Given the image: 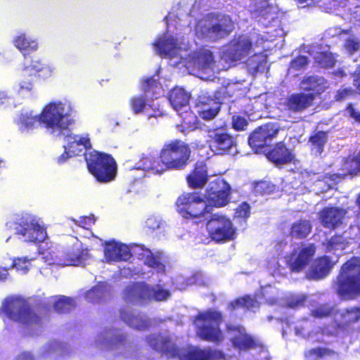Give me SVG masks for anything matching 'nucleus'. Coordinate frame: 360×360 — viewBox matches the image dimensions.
<instances>
[{
	"label": "nucleus",
	"instance_id": "obj_1",
	"mask_svg": "<svg viewBox=\"0 0 360 360\" xmlns=\"http://www.w3.org/2000/svg\"><path fill=\"white\" fill-rule=\"evenodd\" d=\"M75 110L69 101L50 102L46 104L39 115L32 112L20 115L19 124L23 129H32L39 122L53 136L61 137L69 127L75 123Z\"/></svg>",
	"mask_w": 360,
	"mask_h": 360
},
{
	"label": "nucleus",
	"instance_id": "obj_2",
	"mask_svg": "<svg viewBox=\"0 0 360 360\" xmlns=\"http://www.w3.org/2000/svg\"><path fill=\"white\" fill-rule=\"evenodd\" d=\"M191 153L188 143L174 139L163 144L158 158L152 154L144 155L139 162L143 170L160 174L169 171H182L189 165Z\"/></svg>",
	"mask_w": 360,
	"mask_h": 360
},
{
	"label": "nucleus",
	"instance_id": "obj_3",
	"mask_svg": "<svg viewBox=\"0 0 360 360\" xmlns=\"http://www.w3.org/2000/svg\"><path fill=\"white\" fill-rule=\"evenodd\" d=\"M334 285L336 293L343 300L360 297V257H352L341 266Z\"/></svg>",
	"mask_w": 360,
	"mask_h": 360
},
{
	"label": "nucleus",
	"instance_id": "obj_4",
	"mask_svg": "<svg viewBox=\"0 0 360 360\" xmlns=\"http://www.w3.org/2000/svg\"><path fill=\"white\" fill-rule=\"evenodd\" d=\"M235 25L229 15L211 13L204 21L196 25V32L210 41L216 42L229 37L234 30Z\"/></svg>",
	"mask_w": 360,
	"mask_h": 360
},
{
	"label": "nucleus",
	"instance_id": "obj_5",
	"mask_svg": "<svg viewBox=\"0 0 360 360\" xmlns=\"http://www.w3.org/2000/svg\"><path fill=\"white\" fill-rule=\"evenodd\" d=\"M223 321L222 313L209 309L198 313L194 320L196 335L202 340L219 345L224 339V334L219 328Z\"/></svg>",
	"mask_w": 360,
	"mask_h": 360
},
{
	"label": "nucleus",
	"instance_id": "obj_6",
	"mask_svg": "<svg viewBox=\"0 0 360 360\" xmlns=\"http://www.w3.org/2000/svg\"><path fill=\"white\" fill-rule=\"evenodd\" d=\"M89 172L101 184L113 181L117 174L115 160L108 153L96 150L84 153Z\"/></svg>",
	"mask_w": 360,
	"mask_h": 360
},
{
	"label": "nucleus",
	"instance_id": "obj_7",
	"mask_svg": "<svg viewBox=\"0 0 360 360\" xmlns=\"http://www.w3.org/2000/svg\"><path fill=\"white\" fill-rule=\"evenodd\" d=\"M0 313L12 321L26 326L41 323V317L32 310L25 300L20 297H6L2 302Z\"/></svg>",
	"mask_w": 360,
	"mask_h": 360
},
{
	"label": "nucleus",
	"instance_id": "obj_8",
	"mask_svg": "<svg viewBox=\"0 0 360 360\" xmlns=\"http://www.w3.org/2000/svg\"><path fill=\"white\" fill-rule=\"evenodd\" d=\"M175 207L176 212L186 219H198L211 210L204 198L195 192L180 195L175 202Z\"/></svg>",
	"mask_w": 360,
	"mask_h": 360
},
{
	"label": "nucleus",
	"instance_id": "obj_9",
	"mask_svg": "<svg viewBox=\"0 0 360 360\" xmlns=\"http://www.w3.org/2000/svg\"><path fill=\"white\" fill-rule=\"evenodd\" d=\"M209 238L216 243H224L236 237L237 229L230 218L223 214H213L206 223Z\"/></svg>",
	"mask_w": 360,
	"mask_h": 360
},
{
	"label": "nucleus",
	"instance_id": "obj_10",
	"mask_svg": "<svg viewBox=\"0 0 360 360\" xmlns=\"http://www.w3.org/2000/svg\"><path fill=\"white\" fill-rule=\"evenodd\" d=\"M252 48L251 39L243 35L234 36L222 48L220 58L227 63H236L249 55Z\"/></svg>",
	"mask_w": 360,
	"mask_h": 360
},
{
	"label": "nucleus",
	"instance_id": "obj_11",
	"mask_svg": "<svg viewBox=\"0 0 360 360\" xmlns=\"http://www.w3.org/2000/svg\"><path fill=\"white\" fill-rule=\"evenodd\" d=\"M52 72L53 70L49 66L42 64L39 60L32 61L21 72L18 92L31 91L37 79H48L51 77Z\"/></svg>",
	"mask_w": 360,
	"mask_h": 360
},
{
	"label": "nucleus",
	"instance_id": "obj_12",
	"mask_svg": "<svg viewBox=\"0 0 360 360\" xmlns=\"http://www.w3.org/2000/svg\"><path fill=\"white\" fill-rule=\"evenodd\" d=\"M15 233L29 243H40L47 237L46 228L33 217L20 218L15 227Z\"/></svg>",
	"mask_w": 360,
	"mask_h": 360
},
{
	"label": "nucleus",
	"instance_id": "obj_13",
	"mask_svg": "<svg viewBox=\"0 0 360 360\" xmlns=\"http://www.w3.org/2000/svg\"><path fill=\"white\" fill-rule=\"evenodd\" d=\"M316 247L314 243L294 248L286 257V265L292 273H300L310 263L315 255Z\"/></svg>",
	"mask_w": 360,
	"mask_h": 360
},
{
	"label": "nucleus",
	"instance_id": "obj_14",
	"mask_svg": "<svg viewBox=\"0 0 360 360\" xmlns=\"http://www.w3.org/2000/svg\"><path fill=\"white\" fill-rule=\"evenodd\" d=\"M148 345L155 352L169 359H177L181 347H178L169 335L162 333L150 334L146 338Z\"/></svg>",
	"mask_w": 360,
	"mask_h": 360
},
{
	"label": "nucleus",
	"instance_id": "obj_15",
	"mask_svg": "<svg viewBox=\"0 0 360 360\" xmlns=\"http://www.w3.org/2000/svg\"><path fill=\"white\" fill-rule=\"evenodd\" d=\"M231 190V186L226 181L217 178L210 183L206 191V197L213 206L221 207L229 202Z\"/></svg>",
	"mask_w": 360,
	"mask_h": 360
},
{
	"label": "nucleus",
	"instance_id": "obj_16",
	"mask_svg": "<svg viewBox=\"0 0 360 360\" xmlns=\"http://www.w3.org/2000/svg\"><path fill=\"white\" fill-rule=\"evenodd\" d=\"M279 128L276 123L268 122L256 128L248 138V143L256 151L267 146L278 134Z\"/></svg>",
	"mask_w": 360,
	"mask_h": 360
},
{
	"label": "nucleus",
	"instance_id": "obj_17",
	"mask_svg": "<svg viewBox=\"0 0 360 360\" xmlns=\"http://www.w3.org/2000/svg\"><path fill=\"white\" fill-rule=\"evenodd\" d=\"M179 360H221L224 359V353L219 349L210 347L200 348L198 346L187 345L181 347Z\"/></svg>",
	"mask_w": 360,
	"mask_h": 360
},
{
	"label": "nucleus",
	"instance_id": "obj_18",
	"mask_svg": "<svg viewBox=\"0 0 360 360\" xmlns=\"http://www.w3.org/2000/svg\"><path fill=\"white\" fill-rule=\"evenodd\" d=\"M226 330L229 333H236L231 338V342L232 346L240 351H248L260 346L257 340L247 333L245 328L241 326L228 323L226 325Z\"/></svg>",
	"mask_w": 360,
	"mask_h": 360
},
{
	"label": "nucleus",
	"instance_id": "obj_19",
	"mask_svg": "<svg viewBox=\"0 0 360 360\" xmlns=\"http://www.w3.org/2000/svg\"><path fill=\"white\" fill-rule=\"evenodd\" d=\"M314 99L315 95L313 93H293L284 99L282 105L285 111L298 113L309 108Z\"/></svg>",
	"mask_w": 360,
	"mask_h": 360
},
{
	"label": "nucleus",
	"instance_id": "obj_20",
	"mask_svg": "<svg viewBox=\"0 0 360 360\" xmlns=\"http://www.w3.org/2000/svg\"><path fill=\"white\" fill-rule=\"evenodd\" d=\"M346 210L334 206L326 207L319 212V219L322 226L329 229H336L343 223Z\"/></svg>",
	"mask_w": 360,
	"mask_h": 360
},
{
	"label": "nucleus",
	"instance_id": "obj_21",
	"mask_svg": "<svg viewBox=\"0 0 360 360\" xmlns=\"http://www.w3.org/2000/svg\"><path fill=\"white\" fill-rule=\"evenodd\" d=\"M153 287L145 283H134L127 285L124 290L126 302L143 303L152 300Z\"/></svg>",
	"mask_w": 360,
	"mask_h": 360
},
{
	"label": "nucleus",
	"instance_id": "obj_22",
	"mask_svg": "<svg viewBox=\"0 0 360 360\" xmlns=\"http://www.w3.org/2000/svg\"><path fill=\"white\" fill-rule=\"evenodd\" d=\"M266 158L276 166L288 165L293 162L295 155L284 141L277 142L265 154Z\"/></svg>",
	"mask_w": 360,
	"mask_h": 360
},
{
	"label": "nucleus",
	"instance_id": "obj_23",
	"mask_svg": "<svg viewBox=\"0 0 360 360\" xmlns=\"http://www.w3.org/2000/svg\"><path fill=\"white\" fill-rule=\"evenodd\" d=\"M196 106L199 108L198 110L199 116L205 120L214 119L219 114L221 108L217 98L207 93L198 96Z\"/></svg>",
	"mask_w": 360,
	"mask_h": 360
},
{
	"label": "nucleus",
	"instance_id": "obj_24",
	"mask_svg": "<svg viewBox=\"0 0 360 360\" xmlns=\"http://www.w3.org/2000/svg\"><path fill=\"white\" fill-rule=\"evenodd\" d=\"M210 147L217 155L230 153L236 147L235 138L227 132L216 131L210 136Z\"/></svg>",
	"mask_w": 360,
	"mask_h": 360
},
{
	"label": "nucleus",
	"instance_id": "obj_25",
	"mask_svg": "<svg viewBox=\"0 0 360 360\" xmlns=\"http://www.w3.org/2000/svg\"><path fill=\"white\" fill-rule=\"evenodd\" d=\"M131 257L127 245L113 240L104 243V257L107 262L127 261Z\"/></svg>",
	"mask_w": 360,
	"mask_h": 360
},
{
	"label": "nucleus",
	"instance_id": "obj_26",
	"mask_svg": "<svg viewBox=\"0 0 360 360\" xmlns=\"http://www.w3.org/2000/svg\"><path fill=\"white\" fill-rule=\"evenodd\" d=\"M70 126L68 130L65 131L64 136L67 141V145L64 146L65 150H68L70 155L74 157L79 155L84 149H89L91 147L90 139L88 136H84L70 133Z\"/></svg>",
	"mask_w": 360,
	"mask_h": 360
},
{
	"label": "nucleus",
	"instance_id": "obj_27",
	"mask_svg": "<svg viewBox=\"0 0 360 360\" xmlns=\"http://www.w3.org/2000/svg\"><path fill=\"white\" fill-rule=\"evenodd\" d=\"M207 167L204 161H197L186 176V181L191 188H202L208 181Z\"/></svg>",
	"mask_w": 360,
	"mask_h": 360
},
{
	"label": "nucleus",
	"instance_id": "obj_28",
	"mask_svg": "<svg viewBox=\"0 0 360 360\" xmlns=\"http://www.w3.org/2000/svg\"><path fill=\"white\" fill-rule=\"evenodd\" d=\"M333 266L334 262L330 256H319L314 260L309 271V277L314 280L323 279L330 273Z\"/></svg>",
	"mask_w": 360,
	"mask_h": 360
},
{
	"label": "nucleus",
	"instance_id": "obj_29",
	"mask_svg": "<svg viewBox=\"0 0 360 360\" xmlns=\"http://www.w3.org/2000/svg\"><path fill=\"white\" fill-rule=\"evenodd\" d=\"M90 257L87 248H72L62 255V261L66 266H79L84 264Z\"/></svg>",
	"mask_w": 360,
	"mask_h": 360
},
{
	"label": "nucleus",
	"instance_id": "obj_30",
	"mask_svg": "<svg viewBox=\"0 0 360 360\" xmlns=\"http://www.w3.org/2000/svg\"><path fill=\"white\" fill-rule=\"evenodd\" d=\"M120 319L130 327L136 330H143L150 326V320L139 315H135L129 310L122 308L120 310Z\"/></svg>",
	"mask_w": 360,
	"mask_h": 360
},
{
	"label": "nucleus",
	"instance_id": "obj_31",
	"mask_svg": "<svg viewBox=\"0 0 360 360\" xmlns=\"http://www.w3.org/2000/svg\"><path fill=\"white\" fill-rule=\"evenodd\" d=\"M190 98V94L181 87H174L168 95L171 105L177 112L188 105Z\"/></svg>",
	"mask_w": 360,
	"mask_h": 360
},
{
	"label": "nucleus",
	"instance_id": "obj_32",
	"mask_svg": "<svg viewBox=\"0 0 360 360\" xmlns=\"http://www.w3.org/2000/svg\"><path fill=\"white\" fill-rule=\"evenodd\" d=\"M252 13L257 18L264 19H272L276 13L275 8L271 4L269 0H253L252 3Z\"/></svg>",
	"mask_w": 360,
	"mask_h": 360
},
{
	"label": "nucleus",
	"instance_id": "obj_33",
	"mask_svg": "<svg viewBox=\"0 0 360 360\" xmlns=\"http://www.w3.org/2000/svg\"><path fill=\"white\" fill-rule=\"evenodd\" d=\"M312 231V224L308 219H299L293 222L289 230V235L296 239L306 238Z\"/></svg>",
	"mask_w": 360,
	"mask_h": 360
},
{
	"label": "nucleus",
	"instance_id": "obj_34",
	"mask_svg": "<svg viewBox=\"0 0 360 360\" xmlns=\"http://www.w3.org/2000/svg\"><path fill=\"white\" fill-rule=\"evenodd\" d=\"M259 307V302L256 298L250 295L238 297L228 304V309L231 311H234L239 308L252 310L253 309H257Z\"/></svg>",
	"mask_w": 360,
	"mask_h": 360
},
{
	"label": "nucleus",
	"instance_id": "obj_35",
	"mask_svg": "<svg viewBox=\"0 0 360 360\" xmlns=\"http://www.w3.org/2000/svg\"><path fill=\"white\" fill-rule=\"evenodd\" d=\"M110 292V286L104 282H98L86 292L85 297L88 302L98 303Z\"/></svg>",
	"mask_w": 360,
	"mask_h": 360
},
{
	"label": "nucleus",
	"instance_id": "obj_36",
	"mask_svg": "<svg viewBox=\"0 0 360 360\" xmlns=\"http://www.w3.org/2000/svg\"><path fill=\"white\" fill-rule=\"evenodd\" d=\"M158 54L162 57H172L176 54L177 44L172 38L159 39L154 42Z\"/></svg>",
	"mask_w": 360,
	"mask_h": 360
},
{
	"label": "nucleus",
	"instance_id": "obj_37",
	"mask_svg": "<svg viewBox=\"0 0 360 360\" xmlns=\"http://www.w3.org/2000/svg\"><path fill=\"white\" fill-rule=\"evenodd\" d=\"M341 322L339 327L346 328L360 321V307L346 308L340 314Z\"/></svg>",
	"mask_w": 360,
	"mask_h": 360
},
{
	"label": "nucleus",
	"instance_id": "obj_38",
	"mask_svg": "<svg viewBox=\"0 0 360 360\" xmlns=\"http://www.w3.org/2000/svg\"><path fill=\"white\" fill-rule=\"evenodd\" d=\"M53 307L58 314H66L75 307V302L72 297L59 295L54 297Z\"/></svg>",
	"mask_w": 360,
	"mask_h": 360
},
{
	"label": "nucleus",
	"instance_id": "obj_39",
	"mask_svg": "<svg viewBox=\"0 0 360 360\" xmlns=\"http://www.w3.org/2000/svg\"><path fill=\"white\" fill-rule=\"evenodd\" d=\"M327 141L328 132L318 131L309 137L308 143L311 150H315L319 154H321Z\"/></svg>",
	"mask_w": 360,
	"mask_h": 360
},
{
	"label": "nucleus",
	"instance_id": "obj_40",
	"mask_svg": "<svg viewBox=\"0 0 360 360\" xmlns=\"http://www.w3.org/2000/svg\"><path fill=\"white\" fill-rule=\"evenodd\" d=\"M194 62L199 69L211 68L214 63L213 53L208 49H202L196 53Z\"/></svg>",
	"mask_w": 360,
	"mask_h": 360
},
{
	"label": "nucleus",
	"instance_id": "obj_41",
	"mask_svg": "<svg viewBox=\"0 0 360 360\" xmlns=\"http://www.w3.org/2000/svg\"><path fill=\"white\" fill-rule=\"evenodd\" d=\"M14 46L20 51H34L38 49V43L36 40L31 39L22 33L13 39Z\"/></svg>",
	"mask_w": 360,
	"mask_h": 360
},
{
	"label": "nucleus",
	"instance_id": "obj_42",
	"mask_svg": "<svg viewBox=\"0 0 360 360\" xmlns=\"http://www.w3.org/2000/svg\"><path fill=\"white\" fill-rule=\"evenodd\" d=\"M298 4L319 5L328 11L335 10L342 4H345L346 0H293Z\"/></svg>",
	"mask_w": 360,
	"mask_h": 360
},
{
	"label": "nucleus",
	"instance_id": "obj_43",
	"mask_svg": "<svg viewBox=\"0 0 360 360\" xmlns=\"http://www.w3.org/2000/svg\"><path fill=\"white\" fill-rule=\"evenodd\" d=\"M129 105L134 114L138 115L143 112L146 107L153 108V104H147L146 98L142 95L134 96L130 98Z\"/></svg>",
	"mask_w": 360,
	"mask_h": 360
},
{
	"label": "nucleus",
	"instance_id": "obj_44",
	"mask_svg": "<svg viewBox=\"0 0 360 360\" xmlns=\"http://www.w3.org/2000/svg\"><path fill=\"white\" fill-rule=\"evenodd\" d=\"M253 190L258 195H269L275 191L276 186L269 181H261L255 184Z\"/></svg>",
	"mask_w": 360,
	"mask_h": 360
},
{
	"label": "nucleus",
	"instance_id": "obj_45",
	"mask_svg": "<svg viewBox=\"0 0 360 360\" xmlns=\"http://www.w3.org/2000/svg\"><path fill=\"white\" fill-rule=\"evenodd\" d=\"M333 313V307L328 304H320L311 311V315L316 319L330 316Z\"/></svg>",
	"mask_w": 360,
	"mask_h": 360
},
{
	"label": "nucleus",
	"instance_id": "obj_46",
	"mask_svg": "<svg viewBox=\"0 0 360 360\" xmlns=\"http://www.w3.org/2000/svg\"><path fill=\"white\" fill-rule=\"evenodd\" d=\"M334 352L326 347H316L310 349L304 352V356L307 359L314 357L315 359H320L325 356H328L333 354Z\"/></svg>",
	"mask_w": 360,
	"mask_h": 360
},
{
	"label": "nucleus",
	"instance_id": "obj_47",
	"mask_svg": "<svg viewBox=\"0 0 360 360\" xmlns=\"http://www.w3.org/2000/svg\"><path fill=\"white\" fill-rule=\"evenodd\" d=\"M26 257H17L13 259L11 267L15 268L18 271L25 274L30 269V261Z\"/></svg>",
	"mask_w": 360,
	"mask_h": 360
},
{
	"label": "nucleus",
	"instance_id": "obj_48",
	"mask_svg": "<svg viewBox=\"0 0 360 360\" xmlns=\"http://www.w3.org/2000/svg\"><path fill=\"white\" fill-rule=\"evenodd\" d=\"M146 264L150 268L155 269L158 272L164 273L165 271V264L160 261L159 257L153 254L147 256Z\"/></svg>",
	"mask_w": 360,
	"mask_h": 360
},
{
	"label": "nucleus",
	"instance_id": "obj_49",
	"mask_svg": "<svg viewBox=\"0 0 360 360\" xmlns=\"http://www.w3.org/2000/svg\"><path fill=\"white\" fill-rule=\"evenodd\" d=\"M356 94V91L352 87H342L339 89L335 96L334 100L341 102L353 97Z\"/></svg>",
	"mask_w": 360,
	"mask_h": 360
},
{
	"label": "nucleus",
	"instance_id": "obj_50",
	"mask_svg": "<svg viewBox=\"0 0 360 360\" xmlns=\"http://www.w3.org/2000/svg\"><path fill=\"white\" fill-rule=\"evenodd\" d=\"M250 205L247 202H243L235 210L234 218L246 219L250 215Z\"/></svg>",
	"mask_w": 360,
	"mask_h": 360
},
{
	"label": "nucleus",
	"instance_id": "obj_51",
	"mask_svg": "<svg viewBox=\"0 0 360 360\" xmlns=\"http://www.w3.org/2000/svg\"><path fill=\"white\" fill-rule=\"evenodd\" d=\"M319 63L325 68H332L335 65V60L332 53L321 52L318 56Z\"/></svg>",
	"mask_w": 360,
	"mask_h": 360
},
{
	"label": "nucleus",
	"instance_id": "obj_52",
	"mask_svg": "<svg viewBox=\"0 0 360 360\" xmlns=\"http://www.w3.org/2000/svg\"><path fill=\"white\" fill-rule=\"evenodd\" d=\"M343 243V238L341 235L335 234L325 244L326 250L331 252Z\"/></svg>",
	"mask_w": 360,
	"mask_h": 360
},
{
	"label": "nucleus",
	"instance_id": "obj_53",
	"mask_svg": "<svg viewBox=\"0 0 360 360\" xmlns=\"http://www.w3.org/2000/svg\"><path fill=\"white\" fill-rule=\"evenodd\" d=\"M158 82L154 78L153 76L146 77L143 79L141 83V89L144 93L153 91L154 88L157 87Z\"/></svg>",
	"mask_w": 360,
	"mask_h": 360
},
{
	"label": "nucleus",
	"instance_id": "obj_54",
	"mask_svg": "<svg viewBox=\"0 0 360 360\" xmlns=\"http://www.w3.org/2000/svg\"><path fill=\"white\" fill-rule=\"evenodd\" d=\"M308 58L305 56L300 55L295 57L290 63L291 68L295 70L304 69L308 65Z\"/></svg>",
	"mask_w": 360,
	"mask_h": 360
},
{
	"label": "nucleus",
	"instance_id": "obj_55",
	"mask_svg": "<svg viewBox=\"0 0 360 360\" xmlns=\"http://www.w3.org/2000/svg\"><path fill=\"white\" fill-rule=\"evenodd\" d=\"M248 124L247 120L239 115L233 116L232 117V126L233 128L236 131H244Z\"/></svg>",
	"mask_w": 360,
	"mask_h": 360
},
{
	"label": "nucleus",
	"instance_id": "obj_56",
	"mask_svg": "<svg viewBox=\"0 0 360 360\" xmlns=\"http://www.w3.org/2000/svg\"><path fill=\"white\" fill-rule=\"evenodd\" d=\"M126 340V335L123 333H120L119 330H115L110 339V344L112 346L117 347L124 345Z\"/></svg>",
	"mask_w": 360,
	"mask_h": 360
},
{
	"label": "nucleus",
	"instance_id": "obj_57",
	"mask_svg": "<svg viewBox=\"0 0 360 360\" xmlns=\"http://www.w3.org/2000/svg\"><path fill=\"white\" fill-rule=\"evenodd\" d=\"M345 110L347 112L348 115L352 118L354 122L360 124V111L356 109L352 103H349Z\"/></svg>",
	"mask_w": 360,
	"mask_h": 360
},
{
	"label": "nucleus",
	"instance_id": "obj_58",
	"mask_svg": "<svg viewBox=\"0 0 360 360\" xmlns=\"http://www.w3.org/2000/svg\"><path fill=\"white\" fill-rule=\"evenodd\" d=\"M169 292L162 288L155 289L153 288L152 300L156 301H162L167 298Z\"/></svg>",
	"mask_w": 360,
	"mask_h": 360
},
{
	"label": "nucleus",
	"instance_id": "obj_59",
	"mask_svg": "<svg viewBox=\"0 0 360 360\" xmlns=\"http://www.w3.org/2000/svg\"><path fill=\"white\" fill-rule=\"evenodd\" d=\"M319 80L317 77L314 76H309L304 79L302 83L308 85L304 87V90L307 91H314L316 85L319 84Z\"/></svg>",
	"mask_w": 360,
	"mask_h": 360
},
{
	"label": "nucleus",
	"instance_id": "obj_60",
	"mask_svg": "<svg viewBox=\"0 0 360 360\" xmlns=\"http://www.w3.org/2000/svg\"><path fill=\"white\" fill-rule=\"evenodd\" d=\"M95 223L93 217L84 216L80 218L78 225L85 229H89Z\"/></svg>",
	"mask_w": 360,
	"mask_h": 360
},
{
	"label": "nucleus",
	"instance_id": "obj_61",
	"mask_svg": "<svg viewBox=\"0 0 360 360\" xmlns=\"http://www.w3.org/2000/svg\"><path fill=\"white\" fill-rule=\"evenodd\" d=\"M16 360H35V358L31 352H22L18 356Z\"/></svg>",
	"mask_w": 360,
	"mask_h": 360
},
{
	"label": "nucleus",
	"instance_id": "obj_62",
	"mask_svg": "<svg viewBox=\"0 0 360 360\" xmlns=\"http://www.w3.org/2000/svg\"><path fill=\"white\" fill-rule=\"evenodd\" d=\"M72 157L74 156L70 155L69 151L64 149V152L58 158L57 162L58 164H63Z\"/></svg>",
	"mask_w": 360,
	"mask_h": 360
},
{
	"label": "nucleus",
	"instance_id": "obj_63",
	"mask_svg": "<svg viewBox=\"0 0 360 360\" xmlns=\"http://www.w3.org/2000/svg\"><path fill=\"white\" fill-rule=\"evenodd\" d=\"M304 302V299H291L288 301V304L290 307L295 308L303 305Z\"/></svg>",
	"mask_w": 360,
	"mask_h": 360
},
{
	"label": "nucleus",
	"instance_id": "obj_64",
	"mask_svg": "<svg viewBox=\"0 0 360 360\" xmlns=\"http://www.w3.org/2000/svg\"><path fill=\"white\" fill-rule=\"evenodd\" d=\"M164 115V113L159 110L158 108H155L154 110H153V112H151V113H149L148 114V117H162Z\"/></svg>",
	"mask_w": 360,
	"mask_h": 360
}]
</instances>
